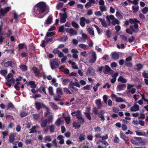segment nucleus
Returning <instances> with one entry per match:
<instances>
[{
  "instance_id": "obj_10",
  "label": "nucleus",
  "mask_w": 148,
  "mask_h": 148,
  "mask_svg": "<svg viewBox=\"0 0 148 148\" xmlns=\"http://www.w3.org/2000/svg\"><path fill=\"white\" fill-rule=\"evenodd\" d=\"M25 84H26L27 86L30 85L31 88H36V85L35 84V82L34 81H30L29 83L26 82Z\"/></svg>"
},
{
  "instance_id": "obj_9",
  "label": "nucleus",
  "mask_w": 148,
  "mask_h": 148,
  "mask_svg": "<svg viewBox=\"0 0 148 148\" xmlns=\"http://www.w3.org/2000/svg\"><path fill=\"white\" fill-rule=\"evenodd\" d=\"M46 87L44 85H42L39 88L37 89V91L38 92H39L40 93H42L43 92L45 94H47L46 91Z\"/></svg>"
},
{
  "instance_id": "obj_32",
  "label": "nucleus",
  "mask_w": 148,
  "mask_h": 148,
  "mask_svg": "<svg viewBox=\"0 0 148 148\" xmlns=\"http://www.w3.org/2000/svg\"><path fill=\"white\" fill-rule=\"evenodd\" d=\"M73 126L75 129H77L78 128H80L81 127L80 125L78 122L75 121L73 122Z\"/></svg>"
},
{
  "instance_id": "obj_36",
  "label": "nucleus",
  "mask_w": 148,
  "mask_h": 148,
  "mask_svg": "<svg viewBox=\"0 0 148 148\" xmlns=\"http://www.w3.org/2000/svg\"><path fill=\"white\" fill-rule=\"evenodd\" d=\"M63 5V4L62 2L59 3L56 6V8L57 10L60 9L61 8H62Z\"/></svg>"
},
{
  "instance_id": "obj_21",
  "label": "nucleus",
  "mask_w": 148,
  "mask_h": 148,
  "mask_svg": "<svg viewBox=\"0 0 148 148\" xmlns=\"http://www.w3.org/2000/svg\"><path fill=\"white\" fill-rule=\"evenodd\" d=\"M80 21L79 24L82 27H84L85 26V18L84 17H81L80 19Z\"/></svg>"
},
{
  "instance_id": "obj_16",
  "label": "nucleus",
  "mask_w": 148,
  "mask_h": 148,
  "mask_svg": "<svg viewBox=\"0 0 148 148\" xmlns=\"http://www.w3.org/2000/svg\"><path fill=\"white\" fill-rule=\"evenodd\" d=\"M104 112H103V111L102 110H101L99 112V114H98V117L101 118L100 120L101 121H103L105 120V119L104 117Z\"/></svg>"
},
{
  "instance_id": "obj_54",
  "label": "nucleus",
  "mask_w": 148,
  "mask_h": 148,
  "mask_svg": "<svg viewBox=\"0 0 148 148\" xmlns=\"http://www.w3.org/2000/svg\"><path fill=\"white\" fill-rule=\"evenodd\" d=\"M120 36L122 40L126 42H128L127 38L125 36L123 35H121Z\"/></svg>"
},
{
  "instance_id": "obj_5",
  "label": "nucleus",
  "mask_w": 148,
  "mask_h": 148,
  "mask_svg": "<svg viewBox=\"0 0 148 148\" xmlns=\"http://www.w3.org/2000/svg\"><path fill=\"white\" fill-rule=\"evenodd\" d=\"M138 25L136 23H134V25H131L130 26V29H131L133 32L135 33H137L139 31V29H138Z\"/></svg>"
},
{
  "instance_id": "obj_37",
  "label": "nucleus",
  "mask_w": 148,
  "mask_h": 148,
  "mask_svg": "<svg viewBox=\"0 0 148 148\" xmlns=\"http://www.w3.org/2000/svg\"><path fill=\"white\" fill-rule=\"evenodd\" d=\"M84 114L87 119L89 120L90 121L91 120L92 118L90 113L87 112H85Z\"/></svg>"
},
{
  "instance_id": "obj_42",
  "label": "nucleus",
  "mask_w": 148,
  "mask_h": 148,
  "mask_svg": "<svg viewBox=\"0 0 148 148\" xmlns=\"http://www.w3.org/2000/svg\"><path fill=\"white\" fill-rule=\"evenodd\" d=\"M49 104L50 106L53 109H57L58 108L57 106L54 103L52 102H49Z\"/></svg>"
},
{
  "instance_id": "obj_40",
  "label": "nucleus",
  "mask_w": 148,
  "mask_h": 148,
  "mask_svg": "<svg viewBox=\"0 0 148 148\" xmlns=\"http://www.w3.org/2000/svg\"><path fill=\"white\" fill-rule=\"evenodd\" d=\"M69 33L72 35L74 34L76 35L77 34V32L75 30L72 28L70 29Z\"/></svg>"
},
{
  "instance_id": "obj_50",
  "label": "nucleus",
  "mask_w": 148,
  "mask_h": 148,
  "mask_svg": "<svg viewBox=\"0 0 148 148\" xmlns=\"http://www.w3.org/2000/svg\"><path fill=\"white\" fill-rule=\"evenodd\" d=\"M71 24L73 27L76 28H78L79 27V25L74 21H73L72 22Z\"/></svg>"
},
{
  "instance_id": "obj_2",
  "label": "nucleus",
  "mask_w": 148,
  "mask_h": 148,
  "mask_svg": "<svg viewBox=\"0 0 148 148\" xmlns=\"http://www.w3.org/2000/svg\"><path fill=\"white\" fill-rule=\"evenodd\" d=\"M103 70V73L105 74H107L108 73L110 72V74L112 75L113 74L114 71L112 70L110 67L107 65H106L105 67L103 66H101L99 69V71L100 73L102 72V71Z\"/></svg>"
},
{
  "instance_id": "obj_20",
  "label": "nucleus",
  "mask_w": 148,
  "mask_h": 148,
  "mask_svg": "<svg viewBox=\"0 0 148 148\" xmlns=\"http://www.w3.org/2000/svg\"><path fill=\"white\" fill-rule=\"evenodd\" d=\"M112 58L114 60H117L119 57V54L116 52H113L111 53Z\"/></svg>"
},
{
  "instance_id": "obj_43",
  "label": "nucleus",
  "mask_w": 148,
  "mask_h": 148,
  "mask_svg": "<svg viewBox=\"0 0 148 148\" xmlns=\"http://www.w3.org/2000/svg\"><path fill=\"white\" fill-rule=\"evenodd\" d=\"M69 86L70 88L72 89L73 90L77 91L78 90V89L75 87L74 86V85L72 84V82L71 81L70 83V84L69 85Z\"/></svg>"
},
{
  "instance_id": "obj_52",
  "label": "nucleus",
  "mask_w": 148,
  "mask_h": 148,
  "mask_svg": "<svg viewBox=\"0 0 148 148\" xmlns=\"http://www.w3.org/2000/svg\"><path fill=\"white\" fill-rule=\"evenodd\" d=\"M142 12L144 14H146L148 12V8L147 7H145L142 10Z\"/></svg>"
},
{
  "instance_id": "obj_29",
  "label": "nucleus",
  "mask_w": 148,
  "mask_h": 148,
  "mask_svg": "<svg viewBox=\"0 0 148 148\" xmlns=\"http://www.w3.org/2000/svg\"><path fill=\"white\" fill-rule=\"evenodd\" d=\"M57 94L58 95V97H60V96L59 95H62L63 94L62 91L61 89L60 88H58L56 90Z\"/></svg>"
},
{
  "instance_id": "obj_24",
  "label": "nucleus",
  "mask_w": 148,
  "mask_h": 148,
  "mask_svg": "<svg viewBox=\"0 0 148 148\" xmlns=\"http://www.w3.org/2000/svg\"><path fill=\"white\" fill-rule=\"evenodd\" d=\"M64 114H65L64 113L63 114V118L64 119L66 123L67 124H69L70 121L69 116L68 115L66 117L64 115Z\"/></svg>"
},
{
  "instance_id": "obj_7",
  "label": "nucleus",
  "mask_w": 148,
  "mask_h": 148,
  "mask_svg": "<svg viewBox=\"0 0 148 148\" xmlns=\"http://www.w3.org/2000/svg\"><path fill=\"white\" fill-rule=\"evenodd\" d=\"M71 114L73 116H76L77 119L79 118L81 119L82 118V115L81 114L80 111L77 110V111H74L71 113Z\"/></svg>"
},
{
  "instance_id": "obj_34",
  "label": "nucleus",
  "mask_w": 148,
  "mask_h": 148,
  "mask_svg": "<svg viewBox=\"0 0 148 148\" xmlns=\"http://www.w3.org/2000/svg\"><path fill=\"white\" fill-rule=\"evenodd\" d=\"M48 123L47 120L45 119L42 122L41 126L42 127H44L46 126Z\"/></svg>"
},
{
  "instance_id": "obj_53",
  "label": "nucleus",
  "mask_w": 148,
  "mask_h": 148,
  "mask_svg": "<svg viewBox=\"0 0 148 148\" xmlns=\"http://www.w3.org/2000/svg\"><path fill=\"white\" fill-rule=\"evenodd\" d=\"M114 21L112 22V24L113 25H114L116 24H119L120 23V21L118 20L115 19Z\"/></svg>"
},
{
  "instance_id": "obj_60",
  "label": "nucleus",
  "mask_w": 148,
  "mask_h": 148,
  "mask_svg": "<svg viewBox=\"0 0 148 148\" xmlns=\"http://www.w3.org/2000/svg\"><path fill=\"white\" fill-rule=\"evenodd\" d=\"M49 92L50 95H53V88L52 87L50 86L48 88Z\"/></svg>"
},
{
  "instance_id": "obj_22",
  "label": "nucleus",
  "mask_w": 148,
  "mask_h": 148,
  "mask_svg": "<svg viewBox=\"0 0 148 148\" xmlns=\"http://www.w3.org/2000/svg\"><path fill=\"white\" fill-rule=\"evenodd\" d=\"M118 82H120L124 83H125L127 82V80L122 76H120L119 77L118 79Z\"/></svg>"
},
{
  "instance_id": "obj_17",
  "label": "nucleus",
  "mask_w": 148,
  "mask_h": 148,
  "mask_svg": "<svg viewBox=\"0 0 148 148\" xmlns=\"http://www.w3.org/2000/svg\"><path fill=\"white\" fill-rule=\"evenodd\" d=\"M126 85L125 84H121L117 86L116 89L119 91L124 90L126 88Z\"/></svg>"
},
{
  "instance_id": "obj_6",
  "label": "nucleus",
  "mask_w": 148,
  "mask_h": 148,
  "mask_svg": "<svg viewBox=\"0 0 148 148\" xmlns=\"http://www.w3.org/2000/svg\"><path fill=\"white\" fill-rule=\"evenodd\" d=\"M61 16L60 18V22L61 23H64L66 21V19L67 17V15L66 12H64V14H62V13H60L59 14Z\"/></svg>"
},
{
  "instance_id": "obj_44",
  "label": "nucleus",
  "mask_w": 148,
  "mask_h": 148,
  "mask_svg": "<svg viewBox=\"0 0 148 148\" xmlns=\"http://www.w3.org/2000/svg\"><path fill=\"white\" fill-rule=\"evenodd\" d=\"M78 121V123L80 124H84L85 122V121L84 119L83 118L82 116V118L81 119H79V118H77Z\"/></svg>"
},
{
  "instance_id": "obj_35",
  "label": "nucleus",
  "mask_w": 148,
  "mask_h": 148,
  "mask_svg": "<svg viewBox=\"0 0 148 148\" xmlns=\"http://www.w3.org/2000/svg\"><path fill=\"white\" fill-rule=\"evenodd\" d=\"M68 39V37L67 36H66L64 37L60 38L58 39L59 41L62 42H65Z\"/></svg>"
},
{
  "instance_id": "obj_33",
  "label": "nucleus",
  "mask_w": 148,
  "mask_h": 148,
  "mask_svg": "<svg viewBox=\"0 0 148 148\" xmlns=\"http://www.w3.org/2000/svg\"><path fill=\"white\" fill-rule=\"evenodd\" d=\"M137 67V68H135V70H136L138 71H139L143 68V66L140 63L137 64L136 65Z\"/></svg>"
},
{
  "instance_id": "obj_58",
  "label": "nucleus",
  "mask_w": 148,
  "mask_h": 148,
  "mask_svg": "<svg viewBox=\"0 0 148 148\" xmlns=\"http://www.w3.org/2000/svg\"><path fill=\"white\" fill-rule=\"evenodd\" d=\"M61 124V120L60 118H59L55 123V124L58 126H59Z\"/></svg>"
},
{
  "instance_id": "obj_48",
  "label": "nucleus",
  "mask_w": 148,
  "mask_h": 148,
  "mask_svg": "<svg viewBox=\"0 0 148 148\" xmlns=\"http://www.w3.org/2000/svg\"><path fill=\"white\" fill-rule=\"evenodd\" d=\"M69 80L68 79H64L62 81V83L63 85H66L68 83Z\"/></svg>"
},
{
  "instance_id": "obj_28",
  "label": "nucleus",
  "mask_w": 148,
  "mask_h": 148,
  "mask_svg": "<svg viewBox=\"0 0 148 148\" xmlns=\"http://www.w3.org/2000/svg\"><path fill=\"white\" fill-rule=\"evenodd\" d=\"M12 15L14 17V18L15 20V23H17L19 21V19L18 16V14L16 12H14L13 13Z\"/></svg>"
},
{
  "instance_id": "obj_8",
  "label": "nucleus",
  "mask_w": 148,
  "mask_h": 148,
  "mask_svg": "<svg viewBox=\"0 0 148 148\" xmlns=\"http://www.w3.org/2000/svg\"><path fill=\"white\" fill-rule=\"evenodd\" d=\"M15 136H16L15 133H11L10 134V135L9 136V142L10 143H13L14 141L15 140V139L14 137Z\"/></svg>"
},
{
  "instance_id": "obj_23",
  "label": "nucleus",
  "mask_w": 148,
  "mask_h": 148,
  "mask_svg": "<svg viewBox=\"0 0 148 148\" xmlns=\"http://www.w3.org/2000/svg\"><path fill=\"white\" fill-rule=\"evenodd\" d=\"M98 19L100 21L101 24L103 27H108V25L104 20H103L101 18H98Z\"/></svg>"
},
{
  "instance_id": "obj_39",
  "label": "nucleus",
  "mask_w": 148,
  "mask_h": 148,
  "mask_svg": "<svg viewBox=\"0 0 148 148\" xmlns=\"http://www.w3.org/2000/svg\"><path fill=\"white\" fill-rule=\"evenodd\" d=\"M55 34V32H47L46 34V36L50 37L54 35Z\"/></svg>"
},
{
  "instance_id": "obj_25",
  "label": "nucleus",
  "mask_w": 148,
  "mask_h": 148,
  "mask_svg": "<svg viewBox=\"0 0 148 148\" xmlns=\"http://www.w3.org/2000/svg\"><path fill=\"white\" fill-rule=\"evenodd\" d=\"M12 63H13V62H12L11 61H9L4 63V66L5 67H8V66H11L12 67H13L12 66Z\"/></svg>"
},
{
  "instance_id": "obj_15",
  "label": "nucleus",
  "mask_w": 148,
  "mask_h": 148,
  "mask_svg": "<svg viewBox=\"0 0 148 148\" xmlns=\"http://www.w3.org/2000/svg\"><path fill=\"white\" fill-rule=\"evenodd\" d=\"M95 3V0H90L85 5L86 8V9L88 8L91 6L92 3L94 4Z\"/></svg>"
},
{
  "instance_id": "obj_27",
  "label": "nucleus",
  "mask_w": 148,
  "mask_h": 148,
  "mask_svg": "<svg viewBox=\"0 0 148 148\" xmlns=\"http://www.w3.org/2000/svg\"><path fill=\"white\" fill-rule=\"evenodd\" d=\"M95 103L97 105L98 109H100L102 106L101 99H97L96 100Z\"/></svg>"
},
{
  "instance_id": "obj_47",
  "label": "nucleus",
  "mask_w": 148,
  "mask_h": 148,
  "mask_svg": "<svg viewBox=\"0 0 148 148\" xmlns=\"http://www.w3.org/2000/svg\"><path fill=\"white\" fill-rule=\"evenodd\" d=\"M130 141L131 143L133 144H134L136 145H139V143L140 142H137L135 140L132 139H130Z\"/></svg>"
},
{
  "instance_id": "obj_38",
  "label": "nucleus",
  "mask_w": 148,
  "mask_h": 148,
  "mask_svg": "<svg viewBox=\"0 0 148 148\" xmlns=\"http://www.w3.org/2000/svg\"><path fill=\"white\" fill-rule=\"evenodd\" d=\"M85 136V135L84 134H80L79 137V142H80L82 140H84L85 139L84 137Z\"/></svg>"
},
{
  "instance_id": "obj_61",
  "label": "nucleus",
  "mask_w": 148,
  "mask_h": 148,
  "mask_svg": "<svg viewBox=\"0 0 148 148\" xmlns=\"http://www.w3.org/2000/svg\"><path fill=\"white\" fill-rule=\"evenodd\" d=\"M63 90L66 94H71L72 93L70 91L66 88H64Z\"/></svg>"
},
{
  "instance_id": "obj_19",
  "label": "nucleus",
  "mask_w": 148,
  "mask_h": 148,
  "mask_svg": "<svg viewBox=\"0 0 148 148\" xmlns=\"http://www.w3.org/2000/svg\"><path fill=\"white\" fill-rule=\"evenodd\" d=\"M63 136L61 135H59L58 136L57 139L60 140L59 143L60 144L62 145L64 143V140L63 139Z\"/></svg>"
},
{
  "instance_id": "obj_11",
  "label": "nucleus",
  "mask_w": 148,
  "mask_h": 148,
  "mask_svg": "<svg viewBox=\"0 0 148 148\" xmlns=\"http://www.w3.org/2000/svg\"><path fill=\"white\" fill-rule=\"evenodd\" d=\"M32 70L36 76H38L39 75L40 72L36 66H34L32 67Z\"/></svg>"
},
{
  "instance_id": "obj_31",
  "label": "nucleus",
  "mask_w": 148,
  "mask_h": 148,
  "mask_svg": "<svg viewBox=\"0 0 148 148\" xmlns=\"http://www.w3.org/2000/svg\"><path fill=\"white\" fill-rule=\"evenodd\" d=\"M45 143H47V141L49 142L51 141L52 140L51 137L50 136H47L44 138Z\"/></svg>"
},
{
  "instance_id": "obj_13",
  "label": "nucleus",
  "mask_w": 148,
  "mask_h": 148,
  "mask_svg": "<svg viewBox=\"0 0 148 148\" xmlns=\"http://www.w3.org/2000/svg\"><path fill=\"white\" fill-rule=\"evenodd\" d=\"M52 20L53 16L51 14L48 16L47 20L45 22V23L47 25L50 24L51 23Z\"/></svg>"
},
{
  "instance_id": "obj_51",
  "label": "nucleus",
  "mask_w": 148,
  "mask_h": 148,
  "mask_svg": "<svg viewBox=\"0 0 148 148\" xmlns=\"http://www.w3.org/2000/svg\"><path fill=\"white\" fill-rule=\"evenodd\" d=\"M36 128V126H34L32 127V128L30 129H29V130L30 132H29V134H32L33 133H34L35 132V130Z\"/></svg>"
},
{
  "instance_id": "obj_26",
  "label": "nucleus",
  "mask_w": 148,
  "mask_h": 148,
  "mask_svg": "<svg viewBox=\"0 0 148 148\" xmlns=\"http://www.w3.org/2000/svg\"><path fill=\"white\" fill-rule=\"evenodd\" d=\"M7 110H8L10 108L13 109L15 108V107L13 105V103L11 102H9L8 103V105L6 107Z\"/></svg>"
},
{
  "instance_id": "obj_57",
  "label": "nucleus",
  "mask_w": 148,
  "mask_h": 148,
  "mask_svg": "<svg viewBox=\"0 0 148 148\" xmlns=\"http://www.w3.org/2000/svg\"><path fill=\"white\" fill-rule=\"evenodd\" d=\"M87 30L90 34L92 35H94V33L93 30L90 28H88L87 29Z\"/></svg>"
},
{
  "instance_id": "obj_55",
  "label": "nucleus",
  "mask_w": 148,
  "mask_h": 148,
  "mask_svg": "<svg viewBox=\"0 0 148 148\" xmlns=\"http://www.w3.org/2000/svg\"><path fill=\"white\" fill-rule=\"evenodd\" d=\"M128 1L132 3H133L134 4H138V1H139V0H134L133 1H132L130 0H127Z\"/></svg>"
},
{
  "instance_id": "obj_46",
  "label": "nucleus",
  "mask_w": 148,
  "mask_h": 148,
  "mask_svg": "<svg viewBox=\"0 0 148 148\" xmlns=\"http://www.w3.org/2000/svg\"><path fill=\"white\" fill-rule=\"evenodd\" d=\"M106 19L107 20L110 21V20H113L114 19V17L113 15H110L109 16H107L106 17Z\"/></svg>"
},
{
  "instance_id": "obj_41",
  "label": "nucleus",
  "mask_w": 148,
  "mask_h": 148,
  "mask_svg": "<svg viewBox=\"0 0 148 148\" xmlns=\"http://www.w3.org/2000/svg\"><path fill=\"white\" fill-rule=\"evenodd\" d=\"M55 129V127L53 125H51L49 127V130L51 133L53 132Z\"/></svg>"
},
{
  "instance_id": "obj_62",
  "label": "nucleus",
  "mask_w": 148,
  "mask_h": 148,
  "mask_svg": "<svg viewBox=\"0 0 148 148\" xmlns=\"http://www.w3.org/2000/svg\"><path fill=\"white\" fill-rule=\"evenodd\" d=\"M100 85V84L99 83H98L95 86L93 87V89H94V92H96L97 90V89L99 87V86Z\"/></svg>"
},
{
  "instance_id": "obj_30",
  "label": "nucleus",
  "mask_w": 148,
  "mask_h": 148,
  "mask_svg": "<svg viewBox=\"0 0 148 148\" xmlns=\"http://www.w3.org/2000/svg\"><path fill=\"white\" fill-rule=\"evenodd\" d=\"M19 67L23 71H25L28 69L27 67L25 65H20Z\"/></svg>"
},
{
  "instance_id": "obj_18",
  "label": "nucleus",
  "mask_w": 148,
  "mask_h": 148,
  "mask_svg": "<svg viewBox=\"0 0 148 148\" xmlns=\"http://www.w3.org/2000/svg\"><path fill=\"white\" fill-rule=\"evenodd\" d=\"M92 57L90 60V63H94L96 60V54L95 52H93L92 55Z\"/></svg>"
},
{
  "instance_id": "obj_64",
  "label": "nucleus",
  "mask_w": 148,
  "mask_h": 148,
  "mask_svg": "<svg viewBox=\"0 0 148 148\" xmlns=\"http://www.w3.org/2000/svg\"><path fill=\"white\" fill-rule=\"evenodd\" d=\"M0 74L4 76H5L7 73V71L6 70H3L0 71Z\"/></svg>"
},
{
  "instance_id": "obj_56",
  "label": "nucleus",
  "mask_w": 148,
  "mask_h": 148,
  "mask_svg": "<svg viewBox=\"0 0 148 148\" xmlns=\"http://www.w3.org/2000/svg\"><path fill=\"white\" fill-rule=\"evenodd\" d=\"M5 15V12H4V9L1 8L0 10V18H1V16H4Z\"/></svg>"
},
{
  "instance_id": "obj_14",
  "label": "nucleus",
  "mask_w": 148,
  "mask_h": 148,
  "mask_svg": "<svg viewBox=\"0 0 148 148\" xmlns=\"http://www.w3.org/2000/svg\"><path fill=\"white\" fill-rule=\"evenodd\" d=\"M138 4H134V5L132 6V9L134 13H136L138 11L139 7Z\"/></svg>"
},
{
  "instance_id": "obj_59",
  "label": "nucleus",
  "mask_w": 148,
  "mask_h": 148,
  "mask_svg": "<svg viewBox=\"0 0 148 148\" xmlns=\"http://www.w3.org/2000/svg\"><path fill=\"white\" fill-rule=\"evenodd\" d=\"M11 9V8L10 7H7L5 8L4 9V12L5 14L8 12Z\"/></svg>"
},
{
  "instance_id": "obj_12",
  "label": "nucleus",
  "mask_w": 148,
  "mask_h": 148,
  "mask_svg": "<svg viewBox=\"0 0 148 148\" xmlns=\"http://www.w3.org/2000/svg\"><path fill=\"white\" fill-rule=\"evenodd\" d=\"M44 103H41L40 102H36L35 103V107L37 110H40L42 107H43V105H44Z\"/></svg>"
},
{
  "instance_id": "obj_1",
  "label": "nucleus",
  "mask_w": 148,
  "mask_h": 148,
  "mask_svg": "<svg viewBox=\"0 0 148 148\" xmlns=\"http://www.w3.org/2000/svg\"><path fill=\"white\" fill-rule=\"evenodd\" d=\"M47 5L45 2H40L37 3L33 8L32 13L35 16L42 18L47 13L45 14L47 9Z\"/></svg>"
},
{
  "instance_id": "obj_3",
  "label": "nucleus",
  "mask_w": 148,
  "mask_h": 148,
  "mask_svg": "<svg viewBox=\"0 0 148 148\" xmlns=\"http://www.w3.org/2000/svg\"><path fill=\"white\" fill-rule=\"evenodd\" d=\"M58 59H55L52 60L50 62V66L52 69H54L59 65L60 62Z\"/></svg>"
},
{
  "instance_id": "obj_4",
  "label": "nucleus",
  "mask_w": 148,
  "mask_h": 148,
  "mask_svg": "<svg viewBox=\"0 0 148 148\" xmlns=\"http://www.w3.org/2000/svg\"><path fill=\"white\" fill-rule=\"evenodd\" d=\"M86 74L87 76H88L89 75L93 76L95 75V71H94L93 68L92 67H90L88 68Z\"/></svg>"
},
{
  "instance_id": "obj_49",
  "label": "nucleus",
  "mask_w": 148,
  "mask_h": 148,
  "mask_svg": "<svg viewBox=\"0 0 148 148\" xmlns=\"http://www.w3.org/2000/svg\"><path fill=\"white\" fill-rule=\"evenodd\" d=\"M52 145L55 147H58V145L56 141V138H54L52 142Z\"/></svg>"
},
{
  "instance_id": "obj_45",
  "label": "nucleus",
  "mask_w": 148,
  "mask_h": 148,
  "mask_svg": "<svg viewBox=\"0 0 148 148\" xmlns=\"http://www.w3.org/2000/svg\"><path fill=\"white\" fill-rule=\"evenodd\" d=\"M114 143H118L119 141V139L116 135H115L114 138Z\"/></svg>"
},
{
  "instance_id": "obj_63",
  "label": "nucleus",
  "mask_w": 148,
  "mask_h": 148,
  "mask_svg": "<svg viewBox=\"0 0 148 148\" xmlns=\"http://www.w3.org/2000/svg\"><path fill=\"white\" fill-rule=\"evenodd\" d=\"M99 8L100 10L102 12L106 10V8L105 6H100L99 7Z\"/></svg>"
}]
</instances>
